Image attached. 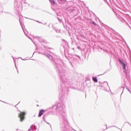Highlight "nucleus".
I'll use <instances>...</instances> for the list:
<instances>
[{
	"mask_svg": "<svg viewBox=\"0 0 131 131\" xmlns=\"http://www.w3.org/2000/svg\"><path fill=\"white\" fill-rule=\"evenodd\" d=\"M38 54L44 55L47 58L50 59L52 62V64L58 73V76L61 80L60 85L58 86V90L59 91V96L60 98H63L66 93L68 92V89H73V90H76L75 87L72 86L73 83L72 82V78H70V75L69 74V68L67 66H65L64 63L60 64L59 63V61L57 59H54V58L52 55L49 53H43L38 51Z\"/></svg>",
	"mask_w": 131,
	"mask_h": 131,
	"instance_id": "nucleus-1",
	"label": "nucleus"
},
{
	"mask_svg": "<svg viewBox=\"0 0 131 131\" xmlns=\"http://www.w3.org/2000/svg\"><path fill=\"white\" fill-rule=\"evenodd\" d=\"M49 109H52L57 114V116L60 121L59 127L61 130L65 131L67 129V116L66 113L63 111V105L60 102H57L55 105H53Z\"/></svg>",
	"mask_w": 131,
	"mask_h": 131,
	"instance_id": "nucleus-2",
	"label": "nucleus"
},
{
	"mask_svg": "<svg viewBox=\"0 0 131 131\" xmlns=\"http://www.w3.org/2000/svg\"><path fill=\"white\" fill-rule=\"evenodd\" d=\"M79 61H80V56L78 55H74L69 58V62L72 67H73V65H76L77 63H79Z\"/></svg>",
	"mask_w": 131,
	"mask_h": 131,
	"instance_id": "nucleus-3",
	"label": "nucleus"
},
{
	"mask_svg": "<svg viewBox=\"0 0 131 131\" xmlns=\"http://www.w3.org/2000/svg\"><path fill=\"white\" fill-rule=\"evenodd\" d=\"M14 8L16 11H19L21 10L22 7L21 6V1L19 0H15Z\"/></svg>",
	"mask_w": 131,
	"mask_h": 131,
	"instance_id": "nucleus-4",
	"label": "nucleus"
},
{
	"mask_svg": "<svg viewBox=\"0 0 131 131\" xmlns=\"http://www.w3.org/2000/svg\"><path fill=\"white\" fill-rule=\"evenodd\" d=\"M118 62L122 66L123 68V73L125 74H127V72H126V64H125L121 59L120 58L118 59Z\"/></svg>",
	"mask_w": 131,
	"mask_h": 131,
	"instance_id": "nucleus-5",
	"label": "nucleus"
},
{
	"mask_svg": "<svg viewBox=\"0 0 131 131\" xmlns=\"http://www.w3.org/2000/svg\"><path fill=\"white\" fill-rule=\"evenodd\" d=\"M25 115H26V112H20V113L18 115V117L20 119L19 121L23 122V121L25 119Z\"/></svg>",
	"mask_w": 131,
	"mask_h": 131,
	"instance_id": "nucleus-6",
	"label": "nucleus"
},
{
	"mask_svg": "<svg viewBox=\"0 0 131 131\" xmlns=\"http://www.w3.org/2000/svg\"><path fill=\"white\" fill-rule=\"evenodd\" d=\"M19 23H20V26L23 30V32L25 35L26 36H27V37H28V36L27 35V30H26V29H24V28L23 27L24 25L23 24H22V23L21 22V19L19 18ZM27 32V33H26Z\"/></svg>",
	"mask_w": 131,
	"mask_h": 131,
	"instance_id": "nucleus-7",
	"label": "nucleus"
},
{
	"mask_svg": "<svg viewBox=\"0 0 131 131\" xmlns=\"http://www.w3.org/2000/svg\"><path fill=\"white\" fill-rule=\"evenodd\" d=\"M35 38L37 39L39 42H41V43H42V42L45 43L46 42V40L44 39L42 37H38V36H35Z\"/></svg>",
	"mask_w": 131,
	"mask_h": 131,
	"instance_id": "nucleus-8",
	"label": "nucleus"
},
{
	"mask_svg": "<svg viewBox=\"0 0 131 131\" xmlns=\"http://www.w3.org/2000/svg\"><path fill=\"white\" fill-rule=\"evenodd\" d=\"M45 112H46V111L45 110H40L39 111V114L38 115V117H41L42 115L45 114Z\"/></svg>",
	"mask_w": 131,
	"mask_h": 131,
	"instance_id": "nucleus-9",
	"label": "nucleus"
},
{
	"mask_svg": "<svg viewBox=\"0 0 131 131\" xmlns=\"http://www.w3.org/2000/svg\"><path fill=\"white\" fill-rule=\"evenodd\" d=\"M118 19L119 21L121 22V23H123V24H126V21H125L124 19L122 18L121 16H119Z\"/></svg>",
	"mask_w": 131,
	"mask_h": 131,
	"instance_id": "nucleus-10",
	"label": "nucleus"
},
{
	"mask_svg": "<svg viewBox=\"0 0 131 131\" xmlns=\"http://www.w3.org/2000/svg\"><path fill=\"white\" fill-rule=\"evenodd\" d=\"M47 116H48V115H46V114H45L43 117H42V118H43V120H44V121L47 123V124H49L50 126H52V125L50 124V123L47 122V121H46V117H47Z\"/></svg>",
	"mask_w": 131,
	"mask_h": 131,
	"instance_id": "nucleus-11",
	"label": "nucleus"
},
{
	"mask_svg": "<svg viewBox=\"0 0 131 131\" xmlns=\"http://www.w3.org/2000/svg\"><path fill=\"white\" fill-rule=\"evenodd\" d=\"M57 2L60 5H63V4L65 3V2H66V1H65V0H57Z\"/></svg>",
	"mask_w": 131,
	"mask_h": 131,
	"instance_id": "nucleus-12",
	"label": "nucleus"
},
{
	"mask_svg": "<svg viewBox=\"0 0 131 131\" xmlns=\"http://www.w3.org/2000/svg\"><path fill=\"white\" fill-rule=\"evenodd\" d=\"M89 21H90V23H91V24H93V25H94V26H97V23H96L95 21H94V20H92V19H89Z\"/></svg>",
	"mask_w": 131,
	"mask_h": 131,
	"instance_id": "nucleus-13",
	"label": "nucleus"
},
{
	"mask_svg": "<svg viewBox=\"0 0 131 131\" xmlns=\"http://www.w3.org/2000/svg\"><path fill=\"white\" fill-rule=\"evenodd\" d=\"M92 78L94 82H98V78L97 77H93Z\"/></svg>",
	"mask_w": 131,
	"mask_h": 131,
	"instance_id": "nucleus-14",
	"label": "nucleus"
},
{
	"mask_svg": "<svg viewBox=\"0 0 131 131\" xmlns=\"http://www.w3.org/2000/svg\"><path fill=\"white\" fill-rule=\"evenodd\" d=\"M120 90H121V91H122L121 95H120V98H121V95H122L123 93V91L124 90V87L122 86L121 88H120Z\"/></svg>",
	"mask_w": 131,
	"mask_h": 131,
	"instance_id": "nucleus-15",
	"label": "nucleus"
},
{
	"mask_svg": "<svg viewBox=\"0 0 131 131\" xmlns=\"http://www.w3.org/2000/svg\"><path fill=\"white\" fill-rule=\"evenodd\" d=\"M32 126H33V129H32V131H36V129L37 128L36 126H35V125H32Z\"/></svg>",
	"mask_w": 131,
	"mask_h": 131,
	"instance_id": "nucleus-16",
	"label": "nucleus"
},
{
	"mask_svg": "<svg viewBox=\"0 0 131 131\" xmlns=\"http://www.w3.org/2000/svg\"><path fill=\"white\" fill-rule=\"evenodd\" d=\"M61 48L62 50H61V52H65V51H66V49H65V46H62Z\"/></svg>",
	"mask_w": 131,
	"mask_h": 131,
	"instance_id": "nucleus-17",
	"label": "nucleus"
},
{
	"mask_svg": "<svg viewBox=\"0 0 131 131\" xmlns=\"http://www.w3.org/2000/svg\"><path fill=\"white\" fill-rule=\"evenodd\" d=\"M52 5H56V3L54 0H49Z\"/></svg>",
	"mask_w": 131,
	"mask_h": 131,
	"instance_id": "nucleus-18",
	"label": "nucleus"
},
{
	"mask_svg": "<svg viewBox=\"0 0 131 131\" xmlns=\"http://www.w3.org/2000/svg\"><path fill=\"white\" fill-rule=\"evenodd\" d=\"M30 20H33V21H35V22H37V23H39L40 24H43V23H42L41 21H39L38 20H35L32 19H30Z\"/></svg>",
	"mask_w": 131,
	"mask_h": 131,
	"instance_id": "nucleus-19",
	"label": "nucleus"
},
{
	"mask_svg": "<svg viewBox=\"0 0 131 131\" xmlns=\"http://www.w3.org/2000/svg\"><path fill=\"white\" fill-rule=\"evenodd\" d=\"M62 41H63V43L66 45V46H67L68 45V42L65 40V39H62Z\"/></svg>",
	"mask_w": 131,
	"mask_h": 131,
	"instance_id": "nucleus-20",
	"label": "nucleus"
},
{
	"mask_svg": "<svg viewBox=\"0 0 131 131\" xmlns=\"http://www.w3.org/2000/svg\"><path fill=\"white\" fill-rule=\"evenodd\" d=\"M57 20L60 22V23H63V20L60 19L59 17H57Z\"/></svg>",
	"mask_w": 131,
	"mask_h": 131,
	"instance_id": "nucleus-21",
	"label": "nucleus"
},
{
	"mask_svg": "<svg viewBox=\"0 0 131 131\" xmlns=\"http://www.w3.org/2000/svg\"><path fill=\"white\" fill-rule=\"evenodd\" d=\"M14 64H15V67L17 71V73H19V71H18V69L17 68V66H16V61H14Z\"/></svg>",
	"mask_w": 131,
	"mask_h": 131,
	"instance_id": "nucleus-22",
	"label": "nucleus"
},
{
	"mask_svg": "<svg viewBox=\"0 0 131 131\" xmlns=\"http://www.w3.org/2000/svg\"><path fill=\"white\" fill-rule=\"evenodd\" d=\"M53 29L56 31V32H58V29L57 28H54V26H52Z\"/></svg>",
	"mask_w": 131,
	"mask_h": 131,
	"instance_id": "nucleus-23",
	"label": "nucleus"
},
{
	"mask_svg": "<svg viewBox=\"0 0 131 131\" xmlns=\"http://www.w3.org/2000/svg\"><path fill=\"white\" fill-rule=\"evenodd\" d=\"M112 127H117V128H118V129H120V130L122 131V129L118 128V127H116V126L113 125L112 126Z\"/></svg>",
	"mask_w": 131,
	"mask_h": 131,
	"instance_id": "nucleus-24",
	"label": "nucleus"
},
{
	"mask_svg": "<svg viewBox=\"0 0 131 131\" xmlns=\"http://www.w3.org/2000/svg\"><path fill=\"white\" fill-rule=\"evenodd\" d=\"M32 130V125H31L30 128L28 130V131H31Z\"/></svg>",
	"mask_w": 131,
	"mask_h": 131,
	"instance_id": "nucleus-25",
	"label": "nucleus"
},
{
	"mask_svg": "<svg viewBox=\"0 0 131 131\" xmlns=\"http://www.w3.org/2000/svg\"><path fill=\"white\" fill-rule=\"evenodd\" d=\"M126 90L128 91V92H129V93L130 94H131V91L130 90H129V89L127 88V87L126 88Z\"/></svg>",
	"mask_w": 131,
	"mask_h": 131,
	"instance_id": "nucleus-26",
	"label": "nucleus"
},
{
	"mask_svg": "<svg viewBox=\"0 0 131 131\" xmlns=\"http://www.w3.org/2000/svg\"><path fill=\"white\" fill-rule=\"evenodd\" d=\"M75 11V10H74V9H72L71 10V13H74V11Z\"/></svg>",
	"mask_w": 131,
	"mask_h": 131,
	"instance_id": "nucleus-27",
	"label": "nucleus"
},
{
	"mask_svg": "<svg viewBox=\"0 0 131 131\" xmlns=\"http://www.w3.org/2000/svg\"><path fill=\"white\" fill-rule=\"evenodd\" d=\"M108 27V28H109L110 29H111V30H112V31H114V30L113 29H112V28H110V27Z\"/></svg>",
	"mask_w": 131,
	"mask_h": 131,
	"instance_id": "nucleus-28",
	"label": "nucleus"
},
{
	"mask_svg": "<svg viewBox=\"0 0 131 131\" xmlns=\"http://www.w3.org/2000/svg\"><path fill=\"white\" fill-rule=\"evenodd\" d=\"M86 80H88L89 81H91V79L90 78H86Z\"/></svg>",
	"mask_w": 131,
	"mask_h": 131,
	"instance_id": "nucleus-29",
	"label": "nucleus"
},
{
	"mask_svg": "<svg viewBox=\"0 0 131 131\" xmlns=\"http://www.w3.org/2000/svg\"><path fill=\"white\" fill-rule=\"evenodd\" d=\"M0 102H3V103H5V104H9V103H7V102H6L5 101H3L2 100H0Z\"/></svg>",
	"mask_w": 131,
	"mask_h": 131,
	"instance_id": "nucleus-30",
	"label": "nucleus"
},
{
	"mask_svg": "<svg viewBox=\"0 0 131 131\" xmlns=\"http://www.w3.org/2000/svg\"><path fill=\"white\" fill-rule=\"evenodd\" d=\"M125 123H128V124H129V125L131 126L130 123H129V122H125Z\"/></svg>",
	"mask_w": 131,
	"mask_h": 131,
	"instance_id": "nucleus-31",
	"label": "nucleus"
},
{
	"mask_svg": "<svg viewBox=\"0 0 131 131\" xmlns=\"http://www.w3.org/2000/svg\"><path fill=\"white\" fill-rule=\"evenodd\" d=\"M2 4L0 3V9H2ZM0 12H1V11L0 10Z\"/></svg>",
	"mask_w": 131,
	"mask_h": 131,
	"instance_id": "nucleus-32",
	"label": "nucleus"
},
{
	"mask_svg": "<svg viewBox=\"0 0 131 131\" xmlns=\"http://www.w3.org/2000/svg\"><path fill=\"white\" fill-rule=\"evenodd\" d=\"M104 83H106V84H107V85H108V82H107V81H104Z\"/></svg>",
	"mask_w": 131,
	"mask_h": 131,
	"instance_id": "nucleus-33",
	"label": "nucleus"
},
{
	"mask_svg": "<svg viewBox=\"0 0 131 131\" xmlns=\"http://www.w3.org/2000/svg\"><path fill=\"white\" fill-rule=\"evenodd\" d=\"M103 1H104V2L106 3L107 4H109V3H108V2H107V0H103Z\"/></svg>",
	"mask_w": 131,
	"mask_h": 131,
	"instance_id": "nucleus-34",
	"label": "nucleus"
},
{
	"mask_svg": "<svg viewBox=\"0 0 131 131\" xmlns=\"http://www.w3.org/2000/svg\"><path fill=\"white\" fill-rule=\"evenodd\" d=\"M99 86H100L101 88H104V86L101 85H99Z\"/></svg>",
	"mask_w": 131,
	"mask_h": 131,
	"instance_id": "nucleus-35",
	"label": "nucleus"
},
{
	"mask_svg": "<svg viewBox=\"0 0 131 131\" xmlns=\"http://www.w3.org/2000/svg\"><path fill=\"white\" fill-rule=\"evenodd\" d=\"M80 36L81 37H83V35L80 34Z\"/></svg>",
	"mask_w": 131,
	"mask_h": 131,
	"instance_id": "nucleus-36",
	"label": "nucleus"
},
{
	"mask_svg": "<svg viewBox=\"0 0 131 131\" xmlns=\"http://www.w3.org/2000/svg\"><path fill=\"white\" fill-rule=\"evenodd\" d=\"M19 103H20V102H19L18 103H17V104L15 106V107H17L16 106H17V105H18V104H19Z\"/></svg>",
	"mask_w": 131,
	"mask_h": 131,
	"instance_id": "nucleus-37",
	"label": "nucleus"
},
{
	"mask_svg": "<svg viewBox=\"0 0 131 131\" xmlns=\"http://www.w3.org/2000/svg\"><path fill=\"white\" fill-rule=\"evenodd\" d=\"M21 60H23V61H25V60H26V59H23L21 58Z\"/></svg>",
	"mask_w": 131,
	"mask_h": 131,
	"instance_id": "nucleus-38",
	"label": "nucleus"
},
{
	"mask_svg": "<svg viewBox=\"0 0 131 131\" xmlns=\"http://www.w3.org/2000/svg\"><path fill=\"white\" fill-rule=\"evenodd\" d=\"M110 66H111V61H110Z\"/></svg>",
	"mask_w": 131,
	"mask_h": 131,
	"instance_id": "nucleus-39",
	"label": "nucleus"
},
{
	"mask_svg": "<svg viewBox=\"0 0 131 131\" xmlns=\"http://www.w3.org/2000/svg\"><path fill=\"white\" fill-rule=\"evenodd\" d=\"M80 47H78V49H80Z\"/></svg>",
	"mask_w": 131,
	"mask_h": 131,
	"instance_id": "nucleus-40",
	"label": "nucleus"
},
{
	"mask_svg": "<svg viewBox=\"0 0 131 131\" xmlns=\"http://www.w3.org/2000/svg\"><path fill=\"white\" fill-rule=\"evenodd\" d=\"M1 33H2V31L0 30V34H1Z\"/></svg>",
	"mask_w": 131,
	"mask_h": 131,
	"instance_id": "nucleus-41",
	"label": "nucleus"
},
{
	"mask_svg": "<svg viewBox=\"0 0 131 131\" xmlns=\"http://www.w3.org/2000/svg\"><path fill=\"white\" fill-rule=\"evenodd\" d=\"M48 27H50V25H48Z\"/></svg>",
	"mask_w": 131,
	"mask_h": 131,
	"instance_id": "nucleus-42",
	"label": "nucleus"
},
{
	"mask_svg": "<svg viewBox=\"0 0 131 131\" xmlns=\"http://www.w3.org/2000/svg\"><path fill=\"white\" fill-rule=\"evenodd\" d=\"M33 43H34V45H35V42H33Z\"/></svg>",
	"mask_w": 131,
	"mask_h": 131,
	"instance_id": "nucleus-43",
	"label": "nucleus"
},
{
	"mask_svg": "<svg viewBox=\"0 0 131 131\" xmlns=\"http://www.w3.org/2000/svg\"><path fill=\"white\" fill-rule=\"evenodd\" d=\"M35 53V52H34V53H33V55H34V53Z\"/></svg>",
	"mask_w": 131,
	"mask_h": 131,
	"instance_id": "nucleus-44",
	"label": "nucleus"
},
{
	"mask_svg": "<svg viewBox=\"0 0 131 131\" xmlns=\"http://www.w3.org/2000/svg\"><path fill=\"white\" fill-rule=\"evenodd\" d=\"M105 126L107 127V124L105 125Z\"/></svg>",
	"mask_w": 131,
	"mask_h": 131,
	"instance_id": "nucleus-45",
	"label": "nucleus"
},
{
	"mask_svg": "<svg viewBox=\"0 0 131 131\" xmlns=\"http://www.w3.org/2000/svg\"><path fill=\"white\" fill-rule=\"evenodd\" d=\"M108 129V127H106V129Z\"/></svg>",
	"mask_w": 131,
	"mask_h": 131,
	"instance_id": "nucleus-46",
	"label": "nucleus"
},
{
	"mask_svg": "<svg viewBox=\"0 0 131 131\" xmlns=\"http://www.w3.org/2000/svg\"><path fill=\"white\" fill-rule=\"evenodd\" d=\"M63 25H64V23H62Z\"/></svg>",
	"mask_w": 131,
	"mask_h": 131,
	"instance_id": "nucleus-47",
	"label": "nucleus"
},
{
	"mask_svg": "<svg viewBox=\"0 0 131 131\" xmlns=\"http://www.w3.org/2000/svg\"><path fill=\"white\" fill-rule=\"evenodd\" d=\"M34 117H35V115H34Z\"/></svg>",
	"mask_w": 131,
	"mask_h": 131,
	"instance_id": "nucleus-48",
	"label": "nucleus"
},
{
	"mask_svg": "<svg viewBox=\"0 0 131 131\" xmlns=\"http://www.w3.org/2000/svg\"><path fill=\"white\" fill-rule=\"evenodd\" d=\"M27 19H30V18H27Z\"/></svg>",
	"mask_w": 131,
	"mask_h": 131,
	"instance_id": "nucleus-49",
	"label": "nucleus"
},
{
	"mask_svg": "<svg viewBox=\"0 0 131 131\" xmlns=\"http://www.w3.org/2000/svg\"><path fill=\"white\" fill-rule=\"evenodd\" d=\"M45 25H47V23L45 24Z\"/></svg>",
	"mask_w": 131,
	"mask_h": 131,
	"instance_id": "nucleus-50",
	"label": "nucleus"
},
{
	"mask_svg": "<svg viewBox=\"0 0 131 131\" xmlns=\"http://www.w3.org/2000/svg\"><path fill=\"white\" fill-rule=\"evenodd\" d=\"M105 73H106V72H105V73H104V74H105Z\"/></svg>",
	"mask_w": 131,
	"mask_h": 131,
	"instance_id": "nucleus-51",
	"label": "nucleus"
},
{
	"mask_svg": "<svg viewBox=\"0 0 131 131\" xmlns=\"http://www.w3.org/2000/svg\"><path fill=\"white\" fill-rule=\"evenodd\" d=\"M107 86H108V88H109V85H107Z\"/></svg>",
	"mask_w": 131,
	"mask_h": 131,
	"instance_id": "nucleus-52",
	"label": "nucleus"
},
{
	"mask_svg": "<svg viewBox=\"0 0 131 131\" xmlns=\"http://www.w3.org/2000/svg\"><path fill=\"white\" fill-rule=\"evenodd\" d=\"M12 58H13V59H14V57H12Z\"/></svg>",
	"mask_w": 131,
	"mask_h": 131,
	"instance_id": "nucleus-53",
	"label": "nucleus"
}]
</instances>
